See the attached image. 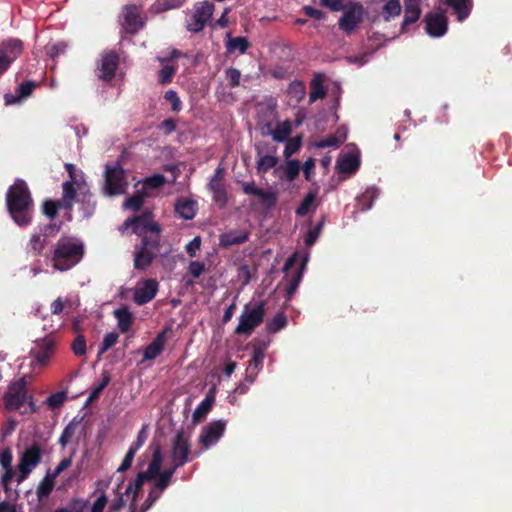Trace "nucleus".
I'll return each instance as SVG.
<instances>
[{
    "instance_id": "20",
    "label": "nucleus",
    "mask_w": 512,
    "mask_h": 512,
    "mask_svg": "<svg viewBox=\"0 0 512 512\" xmlns=\"http://www.w3.org/2000/svg\"><path fill=\"white\" fill-rule=\"evenodd\" d=\"M75 199H77V202L81 205L80 210L82 211L83 217L88 218L94 213L96 202L90 191L86 189L85 185L78 184Z\"/></svg>"
},
{
    "instance_id": "45",
    "label": "nucleus",
    "mask_w": 512,
    "mask_h": 512,
    "mask_svg": "<svg viewBox=\"0 0 512 512\" xmlns=\"http://www.w3.org/2000/svg\"><path fill=\"white\" fill-rule=\"evenodd\" d=\"M165 182V177L160 174H156L154 176H151L147 178L143 183V191H146L149 193V190L157 189L160 186H162Z\"/></svg>"
},
{
    "instance_id": "32",
    "label": "nucleus",
    "mask_w": 512,
    "mask_h": 512,
    "mask_svg": "<svg viewBox=\"0 0 512 512\" xmlns=\"http://www.w3.org/2000/svg\"><path fill=\"white\" fill-rule=\"evenodd\" d=\"M337 167L342 173H353L359 167V160L354 155H346L338 161Z\"/></svg>"
},
{
    "instance_id": "61",
    "label": "nucleus",
    "mask_w": 512,
    "mask_h": 512,
    "mask_svg": "<svg viewBox=\"0 0 512 512\" xmlns=\"http://www.w3.org/2000/svg\"><path fill=\"white\" fill-rule=\"evenodd\" d=\"M147 437H148L147 431H146L145 427H143L138 432L136 440L132 443V445L130 447H132V448H134L135 450L138 451L144 445V443L146 442Z\"/></svg>"
},
{
    "instance_id": "58",
    "label": "nucleus",
    "mask_w": 512,
    "mask_h": 512,
    "mask_svg": "<svg viewBox=\"0 0 512 512\" xmlns=\"http://www.w3.org/2000/svg\"><path fill=\"white\" fill-rule=\"evenodd\" d=\"M66 49H67V44L65 42H58V43L51 45L48 48V54L50 55L51 58H55V57L59 56L60 54L65 53Z\"/></svg>"
},
{
    "instance_id": "19",
    "label": "nucleus",
    "mask_w": 512,
    "mask_h": 512,
    "mask_svg": "<svg viewBox=\"0 0 512 512\" xmlns=\"http://www.w3.org/2000/svg\"><path fill=\"white\" fill-rule=\"evenodd\" d=\"M225 427V421L219 420L210 423L203 429L199 437L200 443H202L206 448L214 445L223 435Z\"/></svg>"
},
{
    "instance_id": "30",
    "label": "nucleus",
    "mask_w": 512,
    "mask_h": 512,
    "mask_svg": "<svg viewBox=\"0 0 512 512\" xmlns=\"http://www.w3.org/2000/svg\"><path fill=\"white\" fill-rule=\"evenodd\" d=\"M210 191L213 193L214 201L224 207L227 203V192L223 182L210 181L208 184Z\"/></svg>"
},
{
    "instance_id": "63",
    "label": "nucleus",
    "mask_w": 512,
    "mask_h": 512,
    "mask_svg": "<svg viewBox=\"0 0 512 512\" xmlns=\"http://www.w3.org/2000/svg\"><path fill=\"white\" fill-rule=\"evenodd\" d=\"M108 502L107 496L105 494H101L96 501L93 503L91 507V512H103Z\"/></svg>"
},
{
    "instance_id": "28",
    "label": "nucleus",
    "mask_w": 512,
    "mask_h": 512,
    "mask_svg": "<svg viewBox=\"0 0 512 512\" xmlns=\"http://www.w3.org/2000/svg\"><path fill=\"white\" fill-rule=\"evenodd\" d=\"M165 334H159L144 350L143 360H153L161 354L164 348Z\"/></svg>"
},
{
    "instance_id": "51",
    "label": "nucleus",
    "mask_w": 512,
    "mask_h": 512,
    "mask_svg": "<svg viewBox=\"0 0 512 512\" xmlns=\"http://www.w3.org/2000/svg\"><path fill=\"white\" fill-rule=\"evenodd\" d=\"M301 147V139L299 137L289 139L284 149V156L289 158L296 153Z\"/></svg>"
},
{
    "instance_id": "57",
    "label": "nucleus",
    "mask_w": 512,
    "mask_h": 512,
    "mask_svg": "<svg viewBox=\"0 0 512 512\" xmlns=\"http://www.w3.org/2000/svg\"><path fill=\"white\" fill-rule=\"evenodd\" d=\"M34 87L35 84L32 81L21 83L17 88L18 98L21 99L29 96L32 93Z\"/></svg>"
},
{
    "instance_id": "25",
    "label": "nucleus",
    "mask_w": 512,
    "mask_h": 512,
    "mask_svg": "<svg viewBox=\"0 0 512 512\" xmlns=\"http://www.w3.org/2000/svg\"><path fill=\"white\" fill-rule=\"evenodd\" d=\"M291 132V125L289 122L279 123L273 130L271 124H266L262 127L263 135H272L276 142H283L287 139Z\"/></svg>"
},
{
    "instance_id": "13",
    "label": "nucleus",
    "mask_w": 512,
    "mask_h": 512,
    "mask_svg": "<svg viewBox=\"0 0 512 512\" xmlns=\"http://www.w3.org/2000/svg\"><path fill=\"white\" fill-rule=\"evenodd\" d=\"M145 24L143 13L136 5H127L123 11V28L127 33L135 34Z\"/></svg>"
},
{
    "instance_id": "21",
    "label": "nucleus",
    "mask_w": 512,
    "mask_h": 512,
    "mask_svg": "<svg viewBox=\"0 0 512 512\" xmlns=\"http://www.w3.org/2000/svg\"><path fill=\"white\" fill-rule=\"evenodd\" d=\"M54 348V341L51 339H41L37 341L36 347L31 351L34 355L37 363L40 365H45L48 363L52 351Z\"/></svg>"
},
{
    "instance_id": "14",
    "label": "nucleus",
    "mask_w": 512,
    "mask_h": 512,
    "mask_svg": "<svg viewBox=\"0 0 512 512\" xmlns=\"http://www.w3.org/2000/svg\"><path fill=\"white\" fill-rule=\"evenodd\" d=\"M213 10L214 5L207 1L196 5L191 21L187 24V29L192 32L201 31L206 22L211 18Z\"/></svg>"
},
{
    "instance_id": "37",
    "label": "nucleus",
    "mask_w": 512,
    "mask_h": 512,
    "mask_svg": "<svg viewBox=\"0 0 512 512\" xmlns=\"http://www.w3.org/2000/svg\"><path fill=\"white\" fill-rule=\"evenodd\" d=\"M149 196V193L146 191H137L133 196L129 197L125 200L123 206L126 209H131L133 211H138L143 205L145 197Z\"/></svg>"
},
{
    "instance_id": "64",
    "label": "nucleus",
    "mask_w": 512,
    "mask_h": 512,
    "mask_svg": "<svg viewBox=\"0 0 512 512\" xmlns=\"http://www.w3.org/2000/svg\"><path fill=\"white\" fill-rule=\"evenodd\" d=\"M243 192L247 195H253L258 196L260 194L261 188H258L255 186V183L253 181L251 182H244L242 184Z\"/></svg>"
},
{
    "instance_id": "2",
    "label": "nucleus",
    "mask_w": 512,
    "mask_h": 512,
    "mask_svg": "<svg viewBox=\"0 0 512 512\" xmlns=\"http://www.w3.org/2000/svg\"><path fill=\"white\" fill-rule=\"evenodd\" d=\"M84 256V244L67 237L60 238L47 257L54 269L61 272L76 266Z\"/></svg>"
},
{
    "instance_id": "44",
    "label": "nucleus",
    "mask_w": 512,
    "mask_h": 512,
    "mask_svg": "<svg viewBox=\"0 0 512 512\" xmlns=\"http://www.w3.org/2000/svg\"><path fill=\"white\" fill-rule=\"evenodd\" d=\"M283 170L286 179L289 181H293L299 174L300 163L298 160H290L286 163Z\"/></svg>"
},
{
    "instance_id": "9",
    "label": "nucleus",
    "mask_w": 512,
    "mask_h": 512,
    "mask_svg": "<svg viewBox=\"0 0 512 512\" xmlns=\"http://www.w3.org/2000/svg\"><path fill=\"white\" fill-rule=\"evenodd\" d=\"M23 43L19 39H8L0 43V76L22 54Z\"/></svg>"
},
{
    "instance_id": "41",
    "label": "nucleus",
    "mask_w": 512,
    "mask_h": 512,
    "mask_svg": "<svg viewBox=\"0 0 512 512\" xmlns=\"http://www.w3.org/2000/svg\"><path fill=\"white\" fill-rule=\"evenodd\" d=\"M78 423L77 422H70L63 430L60 438H59V444L64 448L67 446L68 443L71 442L73 436L75 435L76 428Z\"/></svg>"
},
{
    "instance_id": "1",
    "label": "nucleus",
    "mask_w": 512,
    "mask_h": 512,
    "mask_svg": "<svg viewBox=\"0 0 512 512\" xmlns=\"http://www.w3.org/2000/svg\"><path fill=\"white\" fill-rule=\"evenodd\" d=\"M6 204L10 216L21 227L28 226L32 221L34 204L26 182L17 179L6 194Z\"/></svg>"
},
{
    "instance_id": "60",
    "label": "nucleus",
    "mask_w": 512,
    "mask_h": 512,
    "mask_svg": "<svg viewBox=\"0 0 512 512\" xmlns=\"http://www.w3.org/2000/svg\"><path fill=\"white\" fill-rule=\"evenodd\" d=\"M189 273L194 277L198 278L205 270V265L199 261H192L189 264Z\"/></svg>"
},
{
    "instance_id": "49",
    "label": "nucleus",
    "mask_w": 512,
    "mask_h": 512,
    "mask_svg": "<svg viewBox=\"0 0 512 512\" xmlns=\"http://www.w3.org/2000/svg\"><path fill=\"white\" fill-rule=\"evenodd\" d=\"M324 226V218L312 229H310L307 234H306V237H305V244L307 246H312L317 238L319 237L321 231H322V228Z\"/></svg>"
},
{
    "instance_id": "8",
    "label": "nucleus",
    "mask_w": 512,
    "mask_h": 512,
    "mask_svg": "<svg viewBox=\"0 0 512 512\" xmlns=\"http://www.w3.org/2000/svg\"><path fill=\"white\" fill-rule=\"evenodd\" d=\"M343 15L339 19V28L351 34L363 21L364 7L358 2H351L343 7Z\"/></svg>"
},
{
    "instance_id": "24",
    "label": "nucleus",
    "mask_w": 512,
    "mask_h": 512,
    "mask_svg": "<svg viewBox=\"0 0 512 512\" xmlns=\"http://www.w3.org/2000/svg\"><path fill=\"white\" fill-rule=\"evenodd\" d=\"M447 6L453 9L459 22L464 21L471 13L473 0H442Z\"/></svg>"
},
{
    "instance_id": "50",
    "label": "nucleus",
    "mask_w": 512,
    "mask_h": 512,
    "mask_svg": "<svg viewBox=\"0 0 512 512\" xmlns=\"http://www.w3.org/2000/svg\"><path fill=\"white\" fill-rule=\"evenodd\" d=\"M257 197L261 199L263 204L267 207L274 206L277 201V193L272 190L264 191L261 189L260 194H258Z\"/></svg>"
},
{
    "instance_id": "23",
    "label": "nucleus",
    "mask_w": 512,
    "mask_h": 512,
    "mask_svg": "<svg viewBox=\"0 0 512 512\" xmlns=\"http://www.w3.org/2000/svg\"><path fill=\"white\" fill-rule=\"evenodd\" d=\"M421 0H404V19L402 30L406 25L415 23L421 15Z\"/></svg>"
},
{
    "instance_id": "54",
    "label": "nucleus",
    "mask_w": 512,
    "mask_h": 512,
    "mask_svg": "<svg viewBox=\"0 0 512 512\" xmlns=\"http://www.w3.org/2000/svg\"><path fill=\"white\" fill-rule=\"evenodd\" d=\"M164 98L171 103V108L173 111H180L181 109V100L178 97L176 91L168 90L165 92Z\"/></svg>"
},
{
    "instance_id": "3",
    "label": "nucleus",
    "mask_w": 512,
    "mask_h": 512,
    "mask_svg": "<svg viewBox=\"0 0 512 512\" xmlns=\"http://www.w3.org/2000/svg\"><path fill=\"white\" fill-rule=\"evenodd\" d=\"M265 304L263 301L255 304H246L239 317V323L235 328L238 335H249L262 323L265 315Z\"/></svg>"
},
{
    "instance_id": "7",
    "label": "nucleus",
    "mask_w": 512,
    "mask_h": 512,
    "mask_svg": "<svg viewBox=\"0 0 512 512\" xmlns=\"http://www.w3.org/2000/svg\"><path fill=\"white\" fill-rule=\"evenodd\" d=\"M62 189L63 194L60 200H47L43 203V213L50 219H54L57 216V211L59 209L71 211L73 208L76 192L72 189V183L64 182Z\"/></svg>"
},
{
    "instance_id": "33",
    "label": "nucleus",
    "mask_w": 512,
    "mask_h": 512,
    "mask_svg": "<svg viewBox=\"0 0 512 512\" xmlns=\"http://www.w3.org/2000/svg\"><path fill=\"white\" fill-rule=\"evenodd\" d=\"M196 204L192 200L179 201L176 204L177 213L184 219L190 220L195 216Z\"/></svg>"
},
{
    "instance_id": "26",
    "label": "nucleus",
    "mask_w": 512,
    "mask_h": 512,
    "mask_svg": "<svg viewBox=\"0 0 512 512\" xmlns=\"http://www.w3.org/2000/svg\"><path fill=\"white\" fill-rule=\"evenodd\" d=\"M249 233L245 230H231L220 236V244L223 247H230L246 242Z\"/></svg>"
},
{
    "instance_id": "27",
    "label": "nucleus",
    "mask_w": 512,
    "mask_h": 512,
    "mask_svg": "<svg viewBox=\"0 0 512 512\" xmlns=\"http://www.w3.org/2000/svg\"><path fill=\"white\" fill-rule=\"evenodd\" d=\"M265 357L264 349L261 347H257L253 351V355L251 360L249 361L248 367H247V379L250 382L254 381V377L258 373V371L261 369L263 365V360Z\"/></svg>"
},
{
    "instance_id": "47",
    "label": "nucleus",
    "mask_w": 512,
    "mask_h": 512,
    "mask_svg": "<svg viewBox=\"0 0 512 512\" xmlns=\"http://www.w3.org/2000/svg\"><path fill=\"white\" fill-rule=\"evenodd\" d=\"M111 377L110 374L107 371H103L102 373V380L98 384V386L91 392L88 401L92 402L96 400L99 397V394L102 392V390L110 383Z\"/></svg>"
},
{
    "instance_id": "40",
    "label": "nucleus",
    "mask_w": 512,
    "mask_h": 512,
    "mask_svg": "<svg viewBox=\"0 0 512 512\" xmlns=\"http://www.w3.org/2000/svg\"><path fill=\"white\" fill-rule=\"evenodd\" d=\"M87 501L82 499H73L65 507L58 508L54 512H86Z\"/></svg>"
},
{
    "instance_id": "31",
    "label": "nucleus",
    "mask_w": 512,
    "mask_h": 512,
    "mask_svg": "<svg viewBox=\"0 0 512 512\" xmlns=\"http://www.w3.org/2000/svg\"><path fill=\"white\" fill-rule=\"evenodd\" d=\"M249 41L246 37H231L228 35V40L226 42V48L229 53H233L238 50L241 54H244L248 47Z\"/></svg>"
},
{
    "instance_id": "4",
    "label": "nucleus",
    "mask_w": 512,
    "mask_h": 512,
    "mask_svg": "<svg viewBox=\"0 0 512 512\" xmlns=\"http://www.w3.org/2000/svg\"><path fill=\"white\" fill-rule=\"evenodd\" d=\"M160 248V236H143L141 244L135 247L134 268L137 270H146Z\"/></svg>"
},
{
    "instance_id": "52",
    "label": "nucleus",
    "mask_w": 512,
    "mask_h": 512,
    "mask_svg": "<svg viewBox=\"0 0 512 512\" xmlns=\"http://www.w3.org/2000/svg\"><path fill=\"white\" fill-rule=\"evenodd\" d=\"M66 399L64 392H57L47 398V404L50 408L55 409L63 405Z\"/></svg>"
},
{
    "instance_id": "38",
    "label": "nucleus",
    "mask_w": 512,
    "mask_h": 512,
    "mask_svg": "<svg viewBox=\"0 0 512 512\" xmlns=\"http://www.w3.org/2000/svg\"><path fill=\"white\" fill-rule=\"evenodd\" d=\"M278 163V158L273 155H262L257 161V171L259 173H266L274 168Z\"/></svg>"
},
{
    "instance_id": "59",
    "label": "nucleus",
    "mask_w": 512,
    "mask_h": 512,
    "mask_svg": "<svg viewBox=\"0 0 512 512\" xmlns=\"http://www.w3.org/2000/svg\"><path fill=\"white\" fill-rule=\"evenodd\" d=\"M226 74L230 81V86L233 88L237 87L240 83V78H241L240 71L236 68H229V69H227Z\"/></svg>"
},
{
    "instance_id": "43",
    "label": "nucleus",
    "mask_w": 512,
    "mask_h": 512,
    "mask_svg": "<svg viewBox=\"0 0 512 512\" xmlns=\"http://www.w3.org/2000/svg\"><path fill=\"white\" fill-rule=\"evenodd\" d=\"M171 482L172 481L170 479L159 472L150 491L155 493L158 497H161L163 491L170 485Z\"/></svg>"
},
{
    "instance_id": "39",
    "label": "nucleus",
    "mask_w": 512,
    "mask_h": 512,
    "mask_svg": "<svg viewBox=\"0 0 512 512\" xmlns=\"http://www.w3.org/2000/svg\"><path fill=\"white\" fill-rule=\"evenodd\" d=\"M213 399L210 397H206L194 410L193 412V420L194 422L201 421L205 415L209 412L212 407Z\"/></svg>"
},
{
    "instance_id": "34",
    "label": "nucleus",
    "mask_w": 512,
    "mask_h": 512,
    "mask_svg": "<svg viewBox=\"0 0 512 512\" xmlns=\"http://www.w3.org/2000/svg\"><path fill=\"white\" fill-rule=\"evenodd\" d=\"M316 196H317L316 192H309L304 197V199L302 200V202L300 203L298 208L296 209V211H295L296 214L298 216H305V215H307L309 213V211L312 208L315 209L317 207Z\"/></svg>"
},
{
    "instance_id": "12",
    "label": "nucleus",
    "mask_w": 512,
    "mask_h": 512,
    "mask_svg": "<svg viewBox=\"0 0 512 512\" xmlns=\"http://www.w3.org/2000/svg\"><path fill=\"white\" fill-rule=\"evenodd\" d=\"M41 460V449L38 445H32L21 455L19 462L18 482H22L38 465Z\"/></svg>"
},
{
    "instance_id": "6",
    "label": "nucleus",
    "mask_w": 512,
    "mask_h": 512,
    "mask_svg": "<svg viewBox=\"0 0 512 512\" xmlns=\"http://www.w3.org/2000/svg\"><path fill=\"white\" fill-rule=\"evenodd\" d=\"M129 227H132L133 233L142 237L146 236V232H151V236H159L161 232V227L157 222L153 221L151 212H145L139 216L128 218L122 224L120 230H124Z\"/></svg>"
},
{
    "instance_id": "15",
    "label": "nucleus",
    "mask_w": 512,
    "mask_h": 512,
    "mask_svg": "<svg viewBox=\"0 0 512 512\" xmlns=\"http://www.w3.org/2000/svg\"><path fill=\"white\" fill-rule=\"evenodd\" d=\"M118 65L119 56L115 52L103 53L96 69L97 77L103 81H110L115 76Z\"/></svg>"
},
{
    "instance_id": "22",
    "label": "nucleus",
    "mask_w": 512,
    "mask_h": 512,
    "mask_svg": "<svg viewBox=\"0 0 512 512\" xmlns=\"http://www.w3.org/2000/svg\"><path fill=\"white\" fill-rule=\"evenodd\" d=\"M162 462L163 459L161 448L157 446L153 452L152 460L149 463L147 470L140 472L142 479H144L145 481H151L153 479H156L157 475L160 472Z\"/></svg>"
},
{
    "instance_id": "62",
    "label": "nucleus",
    "mask_w": 512,
    "mask_h": 512,
    "mask_svg": "<svg viewBox=\"0 0 512 512\" xmlns=\"http://www.w3.org/2000/svg\"><path fill=\"white\" fill-rule=\"evenodd\" d=\"M341 140L338 139L337 137L333 136V135H330L328 136L326 139H323L321 140L320 142L317 143V146L319 148H324V147H338L340 144H341Z\"/></svg>"
},
{
    "instance_id": "18",
    "label": "nucleus",
    "mask_w": 512,
    "mask_h": 512,
    "mask_svg": "<svg viewBox=\"0 0 512 512\" xmlns=\"http://www.w3.org/2000/svg\"><path fill=\"white\" fill-rule=\"evenodd\" d=\"M157 291L158 282L155 279L144 280L135 287L133 300L138 305H144L156 296Z\"/></svg>"
},
{
    "instance_id": "35",
    "label": "nucleus",
    "mask_w": 512,
    "mask_h": 512,
    "mask_svg": "<svg viewBox=\"0 0 512 512\" xmlns=\"http://www.w3.org/2000/svg\"><path fill=\"white\" fill-rule=\"evenodd\" d=\"M401 4L399 0H387L382 8V15L385 21L397 17L401 13Z\"/></svg>"
},
{
    "instance_id": "5",
    "label": "nucleus",
    "mask_w": 512,
    "mask_h": 512,
    "mask_svg": "<svg viewBox=\"0 0 512 512\" xmlns=\"http://www.w3.org/2000/svg\"><path fill=\"white\" fill-rule=\"evenodd\" d=\"M126 187L127 181L122 167L119 164L106 166L104 194L107 196L120 195L125 193Z\"/></svg>"
},
{
    "instance_id": "53",
    "label": "nucleus",
    "mask_w": 512,
    "mask_h": 512,
    "mask_svg": "<svg viewBox=\"0 0 512 512\" xmlns=\"http://www.w3.org/2000/svg\"><path fill=\"white\" fill-rule=\"evenodd\" d=\"M175 67L165 65L160 71H159V82L162 84H166L172 81L173 75L175 74Z\"/></svg>"
},
{
    "instance_id": "48",
    "label": "nucleus",
    "mask_w": 512,
    "mask_h": 512,
    "mask_svg": "<svg viewBox=\"0 0 512 512\" xmlns=\"http://www.w3.org/2000/svg\"><path fill=\"white\" fill-rule=\"evenodd\" d=\"M118 334L115 332H109L104 336L102 345L98 351V355L101 356L104 354L108 349H110L112 346H114L118 341Z\"/></svg>"
},
{
    "instance_id": "42",
    "label": "nucleus",
    "mask_w": 512,
    "mask_h": 512,
    "mask_svg": "<svg viewBox=\"0 0 512 512\" xmlns=\"http://www.w3.org/2000/svg\"><path fill=\"white\" fill-rule=\"evenodd\" d=\"M54 483L53 480L49 477H45L40 484L37 487L36 494L39 500H43L44 498H47L52 489H53Z\"/></svg>"
},
{
    "instance_id": "29",
    "label": "nucleus",
    "mask_w": 512,
    "mask_h": 512,
    "mask_svg": "<svg viewBox=\"0 0 512 512\" xmlns=\"http://www.w3.org/2000/svg\"><path fill=\"white\" fill-rule=\"evenodd\" d=\"M114 316L118 322V328L122 333H126L134 320L132 313L127 307H121L114 311Z\"/></svg>"
},
{
    "instance_id": "56",
    "label": "nucleus",
    "mask_w": 512,
    "mask_h": 512,
    "mask_svg": "<svg viewBox=\"0 0 512 512\" xmlns=\"http://www.w3.org/2000/svg\"><path fill=\"white\" fill-rule=\"evenodd\" d=\"M146 482L144 479H142L140 473H138L135 481L133 483H130L126 490H125V494H133V499H135V496L137 495L138 491L140 490V488L142 487L143 483Z\"/></svg>"
},
{
    "instance_id": "36",
    "label": "nucleus",
    "mask_w": 512,
    "mask_h": 512,
    "mask_svg": "<svg viewBox=\"0 0 512 512\" xmlns=\"http://www.w3.org/2000/svg\"><path fill=\"white\" fill-rule=\"evenodd\" d=\"M326 89L322 84V79L317 76L311 81V90L309 94V101L315 102L318 99H322L326 96Z\"/></svg>"
},
{
    "instance_id": "10",
    "label": "nucleus",
    "mask_w": 512,
    "mask_h": 512,
    "mask_svg": "<svg viewBox=\"0 0 512 512\" xmlns=\"http://www.w3.org/2000/svg\"><path fill=\"white\" fill-rule=\"evenodd\" d=\"M26 387L27 381L25 376L9 386L5 394V404L7 409L18 410L21 408L27 399Z\"/></svg>"
},
{
    "instance_id": "11",
    "label": "nucleus",
    "mask_w": 512,
    "mask_h": 512,
    "mask_svg": "<svg viewBox=\"0 0 512 512\" xmlns=\"http://www.w3.org/2000/svg\"><path fill=\"white\" fill-rule=\"evenodd\" d=\"M190 443L184 431H178L172 441L171 460L176 461V466H183L190 458Z\"/></svg>"
},
{
    "instance_id": "55",
    "label": "nucleus",
    "mask_w": 512,
    "mask_h": 512,
    "mask_svg": "<svg viewBox=\"0 0 512 512\" xmlns=\"http://www.w3.org/2000/svg\"><path fill=\"white\" fill-rule=\"evenodd\" d=\"M72 350L77 356H82L86 353V340L83 335H78L72 344Z\"/></svg>"
},
{
    "instance_id": "16",
    "label": "nucleus",
    "mask_w": 512,
    "mask_h": 512,
    "mask_svg": "<svg viewBox=\"0 0 512 512\" xmlns=\"http://www.w3.org/2000/svg\"><path fill=\"white\" fill-rule=\"evenodd\" d=\"M57 230L55 225H46L39 233H33L27 245L28 252L33 256H40L46 247L48 237L54 235Z\"/></svg>"
},
{
    "instance_id": "17",
    "label": "nucleus",
    "mask_w": 512,
    "mask_h": 512,
    "mask_svg": "<svg viewBox=\"0 0 512 512\" xmlns=\"http://www.w3.org/2000/svg\"><path fill=\"white\" fill-rule=\"evenodd\" d=\"M425 30L431 37H442L448 29V21L444 12H430L425 15Z\"/></svg>"
},
{
    "instance_id": "46",
    "label": "nucleus",
    "mask_w": 512,
    "mask_h": 512,
    "mask_svg": "<svg viewBox=\"0 0 512 512\" xmlns=\"http://www.w3.org/2000/svg\"><path fill=\"white\" fill-rule=\"evenodd\" d=\"M287 324L286 316L283 313H279L274 318L267 323V329L269 332H277L280 329L284 328Z\"/></svg>"
}]
</instances>
